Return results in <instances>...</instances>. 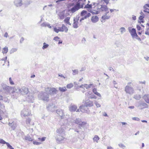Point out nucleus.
I'll return each mask as SVG.
<instances>
[{
    "instance_id": "52",
    "label": "nucleus",
    "mask_w": 149,
    "mask_h": 149,
    "mask_svg": "<svg viewBox=\"0 0 149 149\" xmlns=\"http://www.w3.org/2000/svg\"><path fill=\"white\" fill-rule=\"evenodd\" d=\"M6 142L5 141H4L2 139H0V143L3 144H5L6 143Z\"/></svg>"
},
{
    "instance_id": "3",
    "label": "nucleus",
    "mask_w": 149,
    "mask_h": 149,
    "mask_svg": "<svg viewBox=\"0 0 149 149\" xmlns=\"http://www.w3.org/2000/svg\"><path fill=\"white\" fill-rule=\"evenodd\" d=\"M38 98L39 100L44 102H48L49 100V95L46 92L41 91L38 95Z\"/></svg>"
},
{
    "instance_id": "5",
    "label": "nucleus",
    "mask_w": 149,
    "mask_h": 149,
    "mask_svg": "<svg viewBox=\"0 0 149 149\" xmlns=\"http://www.w3.org/2000/svg\"><path fill=\"white\" fill-rule=\"evenodd\" d=\"M45 91L49 95H53L56 94L57 90L55 88L47 87L45 88Z\"/></svg>"
},
{
    "instance_id": "6",
    "label": "nucleus",
    "mask_w": 149,
    "mask_h": 149,
    "mask_svg": "<svg viewBox=\"0 0 149 149\" xmlns=\"http://www.w3.org/2000/svg\"><path fill=\"white\" fill-rule=\"evenodd\" d=\"M125 91L126 93L132 95L134 93V91L133 88L128 85H127L125 87Z\"/></svg>"
},
{
    "instance_id": "20",
    "label": "nucleus",
    "mask_w": 149,
    "mask_h": 149,
    "mask_svg": "<svg viewBox=\"0 0 149 149\" xmlns=\"http://www.w3.org/2000/svg\"><path fill=\"white\" fill-rule=\"evenodd\" d=\"M143 98L146 103L149 104V94L144 95Z\"/></svg>"
},
{
    "instance_id": "55",
    "label": "nucleus",
    "mask_w": 149,
    "mask_h": 149,
    "mask_svg": "<svg viewBox=\"0 0 149 149\" xmlns=\"http://www.w3.org/2000/svg\"><path fill=\"white\" fill-rule=\"evenodd\" d=\"M46 139V137H43L42 138H38V139L40 140L41 141H45V139Z\"/></svg>"
},
{
    "instance_id": "35",
    "label": "nucleus",
    "mask_w": 149,
    "mask_h": 149,
    "mask_svg": "<svg viewBox=\"0 0 149 149\" xmlns=\"http://www.w3.org/2000/svg\"><path fill=\"white\" fill-rule=\"evenodd\" d=\"M92 85V84H90L89 85L87 84H84V87L86 89H88L91 88V86Z\"/></svg>"
},
{
    "instance_id": "18",
    "label": "nucleus",
    "mask_w": 149,
    "mask_h": 149,
    "mask_svg": "<svg viewBox=\"0 0 149 149\" xmlns=\"http://www.w3.org/2000/svg\"><path fill=\"white\" fill-rule=\"evenodd\" d=\"M77 107L76 106L73 105H71L69 107V110L71 112H74L77 109Z\"/></svg>"
},
{
    "instance_id": "41",
    "label": "nucleus",
    "mask_w": 149,
    "mask_h": 149,
    "mask_svg": "<svg viewBox=\"0 0 149 149\" xmlns=\"http://www.w3.org/2000/svg\"><path fill=\"white\" fill-rule=\"evenodd\" d=\"M25 139L26 140H28L29 141L32 140V138L29 136H26L25 137Z\"/></svg>"
},
{
    "instance_id": "44",
    "label": "nucleus",
    "mask_w": 149,
    "mask_h": 149,
    "mask_svg": "<svg viewBox=\"0 0 149 149\" xmlns=\"http://www.w3.org/2000/svg\"><path fill=\"white\" fill-rule=\"evenodd\" d=\"M49 23L47 22H44L41 24V26L42 27L47 26Z\"/></svg>"
},
{
    "instance_id": "23",
    "label": "nucleus",
    "mask_w": 149,
    "mask_h": 149,
    "mask_svg": "<svg viewBox=\"0 0 149 149\" xmlns=\"http://www.w3.org/2000/svg\"><path fill=\"white\" fill-rule=\"evenodd\" d=\"M58 16L60 19H63L65 17V11H63L60 12L58 14Z\"/></svg>"
},
{
    "instance_id": "45",
    "label": "nucleus",
    "mask_w": 149,
    "mask_h": 149,
    "mask_svg": "<svg viewBox=\"0 0 149 149\" xmlns=\"http://www.w3.org/2000/svg\"><path fill=\"white\" fill-rule=\"evenodd\" d=\"M72 74L73 75H75L76 74H77L78 73V70L77 69L72 70Z\"/></svg>"
},
{
    "instance_id": "43",
    "label": "nucleus",
    "mask_w": 149,
    "mask_h": 149,
    "mask_svg": "<svg viewBox=\"0 0 149 149\" xmlns=\"http://www.w3.org/2000/svg\"><path fill=\"white\" fill-rule=\"evenodd\" d=\"M73 86V84L72 83H70L68 84L67 85L66 87L70 89L72 88Z\"/></svg>"
},
{
    "instance_id": "37",
    "label": "nucleus",
    "mask_w": 149,
    "mask_h": 149,
    "mask_svg": "<svg viewBox=\"0 0 149 149\" xmlns=\"http://www.w3.org/2000/svg\"><path fill=\"white\" fill-rule=\"evenodd\" d=\"M78 22L73 21V26L74 28H77L78 27Z\"/></svg>"
},
{
    "instance_id": "51",
    "label": "nucleus",
    "mask_w": 149,
    "mask_h": 149,
    "mask_svg": "<svg viewBox=\"0 0 149 149\" xmlns=\"http://www.w3.org/2000/svg\"><path fill=\"white\" fill-rule=\"evenodd\" d=\"M17 49L16 48H12L11 50H10V54H12L14 52H16L17 51Z\"/></svg>"
},
{
    "instance_id": "50",
    "label": "nucleus",
    "mask_w": 149,
    "mask_h": 149,
    "mask_svg": "<svg viewBox=\"0 0 149 149\" xmlns=\"http://www.w3.org/2000/svg\"><path fill=\"white\" fill-rule=\"evenodd\" d=\"M79 17L78 16H77L75 17H74L73 21L78 22V21L79 20Z\"/></svg>"
},
{
    "instance_id": "9",
    "label": "nucleus",
    "mask_w": 149,
    "mask_h": 149,
    "mask_svg": "<svg viewBox=\"0 0 149 149\" xmlns=\"http://www.w3.org/2000/svg\"><path fill=\"white\" fill-rule=\"evenodd\" d=\"M97 9L99 10L100 12L107 11L109 8L107 7L106 5L101 4L97 7Z\"/></svg>"
},
{
    "instance_id": "22",
    "label": "nucleus",
    "mask_w": 149,
    "mask_h": 149,
    "mask_svg": "<svg viewBox=\"0 0 149 149\" xmlns=\"http://www.w3.org/2000/svg\"><path fill=\"white\" fill-rule=\"evenodd\" d=\"M99 20V18L97 16H93L91 18V21L93 23H96Z\"/></svg>"
},
{
    "instance_id": "48",
    "label": "nucleus",
    "mask_w": 149,
    "mask_h": 149,
    "mask_svg": "<svg viewBox=\"0 0 149 149\" xmlns=\"http://www.w3.org/2000/svg\"><path fill=\"white\" fill-rule=\"evenodd\" d=\"M120 32L122 34L123 32H125L126 30L125 28L122 27H121L120 29Z\"/></svg>"
},
{
    "instance_id": "8",
    "label": "nucleus",
    "mask_w": 149,
    "mask_h": 149,
    "mask_svg": "<svg viewBox=\"0 0 149 149\" xmlns=\"http://www.w3.org/2000/svg\"><path fill=\"white\" fill-rule=\"evenodd\" d=\"M56 113L61 119H63L66 118L63 110L61 109H58L56 110Z\"/></svg>"
},
{
    "instance_id": "38",
    "label": "nucleus",
    "mask_w": 149,
    "mask_h": 149,
    "mask_svg": "<svg viewBox=\"0 0 149 149\" xmlns=\"http://www.w3.org/2000/svg\"><path fill=\"white\" fill-rule=\"evenodd\" d=\"M49 46L48 44H46L45 42H44L43 44V46L42 47V49H45L47 48Z\"/></svg>"
},
{
    "instance_id": "39",
    "label": "nucleus",
    "mask_w": 149,
    "mask_h": 149,
    "mask_svg": "<svg viewBox=\"0 0 149 149\" xmlns=\"http://www.w3.org/2000/svg\"><path fill=\"white\" fill-rule=\"evenodd\" d=\"M86 124V123L85 122H82L81 123H79V126L80 127H83Z\"/></svg>"
},
{
    "instance_id": "26",
    "label": "nucleus",
    "mask_w": 149,
    "mask_h": 149,
    "mask_svg": "<svg viewBox=\"0 0 149 149\" xmlns=\"http://www.w3.org/2000/svg\"><path fill=\"white\" fill-rule=\"evenodd\" d=\"M70 19V17H67L64 19V22L65 23L71 25V24L69 22Z\"/></svg>"
},
{
    "instance_id": "47",
    "label": "nucleus",
    "mask_w": 149,
    "mask_h": 149,
    "mask_svg": "<svg viewBox=\"0 0 149 149\" xmlns=\"http://www.w3.org/2000/svg\"><path fill=\"white\" fill-rule=\"evenodd\" d=\"M5 113V112H4L3 111L0 110V120L2 119V118L1 116H2L3 114Z\"/></svg>"
},
{
    "instance_id": "21",
    "label": "nucleus",
    "mask_w": 149,
    "mask_h": 149,
    "mask_svg": "<svg viewBox=\"0 0 149 149\" xmlns=\"http://www.w3.org/2000/svg\"><path fill=\"white\" fill-rule=\"evenodd\" d=\"M88 94L89 95L88 96V98L95 99H96L97 97L95 95H94L92 93H91L89 94V93L88 92L86 93H85V95L86 96H87V95Z\"/></svg>"
},
{
    "instance_id": "57",
    "label": "nucleus",
    "mask_w": 149,
    "mask_h": 149,
    "mask_svg": "<svg viewBox=\"0 0 149 149\" xmlns=\"http://www.w3.org/2000/svg\"><path fill=\"white\" fill-rule=\"evenodd\" d=\"M118 146L120 147L121 148L123 149H124L125 147V146L122 143H120L119 144Z\"/></svg>"
},
{
    "instance_id": "54",
    "label": "nucleus",
    "mask_w": 149,
    "mask_h": 149,
    "mask_svg": "<svg viewBox=\"0 0 149 149\" xmlns=\"http://www.w3.org/2000/svg\"><path fill=\"white\" fill-rule=\"evenodd\" d=\"M63 24L61 27H58L59 30L60 31L63 32L64 31L63 30Z\"/></svg>"
},
{
    "instance_id": "12",
    "label": "nucleus",
    "mask_w": 149,
    "mask_h": 149,
    "mask_svg": "<svg viewBox=\"0 0 149 149\" xmlns=\"http://www.w3.org/2000/svg\"><path fill=\"white\" fill-rule=\"evenodd\" d=\"M29 92L28 88L25 87H23L21 88L20 93L22 95L26 94Z\"/></svg>"
},
{
    "instance_id": "28",
    "label": "nucleus",
    "mask_w": 149,
    "mask_h": 149,
    "mask_svg": "<svg viewBox=\"0 0 149 149\" xmlns=\"http://www.w3.org/2000/svg\"><path fill=\"white\" fill-rule=\"evenodd\" d=\"M110 17V16L106 15H104L101 18L103 20H106L109 19Z\"/></svg>"
},
{
    "instance_id": "17",
    "label": "nucleus",
    "mask_w": 149,
    "mask_h": 149,
    "mask_svg": "<svg viewBox=\"0 0 149 149\" xmlns=\"http://www.w3.org/2000/svg\"><path fill=\"white\" fill-rule=\"evenodd\" d=\"M13 89L11 93H20L21 88H20L19 87H16L13 88Z\"/></svg>"
},
{
    "instance_id": "46",
    "label": "nucleus",
    "mask_w": 149,
    "mask_h": 149,
    "mask_svg": "<svg viewBox=\"0 0 149 149\" xmlns=\"http://www.w3.org/2000/svg\"><path fill=\"white\" fill-rule=\"evenodd\" d=\"M85 8H92V5L87 4L85 6Z\"/></svg>"
},
{
    "instance_id": "61",
    "label": "nucleus",
    "mask_w": 149,
    "mask_h": 149,
    "mask_svg": "<svg viewBox=\"0 0 149 149\" xmlns=\"http://www.w3.org/2000/svg\"><path fill=\"white\" fill-rule=\"evenodd\" d=\"M9 81L11 85H13L14 84V83L13 81H12L11 78L10 77L9 78Z\"/></svg>"
},
{
    "instance_id": "19",
    "label": "nucleus",
    "mask_w": 149,
    "mask_h": 149,
    "mask_svg": "<svg viewBox=\"0 0 149 149\" xmlns=\"http://www.w3.org/2000/svg\"><path fill=\"white\" fill-rule=\"evenodd\" d=\"M55 107V105L54 104H49L47 107L48 110L51 111H54L53 109Z\"/></svg>"
},
{
    "instance_id": "34",
    "label": "nucleus",
    "mask_w": 149,
    "mask_h": 149,
    "mask_svg": "<svg viewBox=\"0 0 149 149\" xmlns=\"http://www.w3.org/2000/svg\"><path fill=\"white\" fill-rule=\"evenodd\" d=\"M33 2V0H26L25 4L26 5H28Z\"/></svg>"
},
{
    "instance_id": "15",
    "label": "nucleus",
    "mask_w": 149,
    "mask_h": 149,
    "mask_svg": "<svg viewBox=\"0 0 149 149\" xmlns=\"http://www.w3.org/2000/svg\"><path fill=\"white\" fill-rule=\"evenodd\" d=\"M8 125L10 126L12 130H14L16 127V124L14 121L12 123L9 122Z\"/></svg>"
},
{
    "instance_id": "56",
    "label": "nucleus",
    "mask_w": 149,
    "mask_h": 149,
    "mask_svg": "<svg viewBox=\"0 0 149 149\" xmlns=\"http://www.w3.org/2000/svg\"><path fill=\"white\" fill-rule=\"evenodd\" d=\"M54 31L56 33H58L60 31L59 29H57L56 27H55L54 28Z\"/></svg>"
},
{
    "instance_id": "32",
    "label": "nucleus",
    "mask_w": 149,
    "mask_h": 149,
    "mask_svg": "<svg viewBox=\"0 0 149 149\" xmlns=\"http://www.w3.org/2000/svg\"><path fill=\"white\" fill-rule=\"evenodd\" d=\"M29 99V100H28L29 102H33V101L34 100V98L32 95L29 96L27 98V99Z\"/></svg>"
},
{
    "instance_id": "62",
    "label": "nucleus",
    "mask_w": 149,
    "mask_h": 149,
    "mask_svg": "<svg viewBox=\"0 0 149 149\" xmlns=\"http://www.w3.org/2000/svg\"><path fill=\"white\" fill-rule=\"evenodd\" d=\"M95 104L97 107H100L101 106L100 104L97 102H95Z\"/></svg>"
},
{
    "instance_id": "16",
    "label": "nucleus",
    "mask_w": 149,
    "mask_h": 149,
    "mask_svg": "<svg viewBox=\"0 0 149 149\" xmlns=\"http://www.w3.org/2000/svg\"><path fill=\"white\" fill-rule=\"evenodd\" d=\"M14 3L17 7L21 6L22 4V0H15Z\"/></svg>"
},
{
    "instance_id": "58",
    "label": "nucleus",
    "mask_w": 149,
    "mask_h": 149,
    "mask_svg": "<svg viewBox=\"0 0 149 149\" xmlns=\"http://www.w3.org/2000/svg\"><path fill=\"white\" fill-rule=\"evenodd\" d=\"M31 121V119L29 118L26 119V122L27 124L29 125L30 124V122Z\"/></svg>"
},
{
    "instance_id": "59",
    "label": "nucleus",
    "mask_w": 149,
    "mask_h": 149,
    "mask_svg": "<svg viewBox=\"0 0 149 149\" xmlns=\"http://www.w3.org/2000/svg\"><path fill=\"white\" fill-rule=\"evenodd\" d=\"M63 30L64 31H65L66 33L68 31L67 28L66 27L64 24L63 25Z\"/></svg>"
},
{
    "instance_id": "24",
    "label": "nucleus",
    "mask_w": 149,
    "mask_h": 149,
    "mask_svg": "<svg viewBox=\"0 0 149 149\" xmlns=\"http://www.w3.org/2000/svg\"><path fill=\"white\" fill-rule=\"evenodd\" d=\"M91 14L90 13H88L86 15V16H84L83 17H82L80 20V21L81 22L82 20H84L85 19H86L88 17H89L91 16Z\"/></svg>"
},
{
    "instance_id": "11",
    "label": "nucleus",
    "mask_w": 149,
    "mask_h": 149,
    "mask_svg": "<svg viewBox=\"0 0 149 149\" xmlns=\"http://www.w3.org/2000/svg\"><path fill=\"white\" fill-rule=\"evenodd\" d=\"M30 114V113H29V110L28 109H24L23 110L21 113V116L24 117L29 115Z\"/></svg>"
},
{
    "instance_id": "13",
    "label": "nucleus",
    "mask_w": 149,
    "mask_h": 149,
    "mask_svg": "<svg viewBox=\"0 0 149 149\" xmlns=\"http://www.w3.org/2000/svg\"><path fill=\"white\" fill-rule=\"evenodd\" d=\"M128 31L130 33L131 35L133 38L135 37V35L136 33V31L135 29L132 28L131 29V28H128Z\"/></svg>"
},
{
    "instance_id": "36",
    "label": "nucleus",
    "mask_w": 149,
    "mask_h": 149,
    "mask_svg": "<svg viewBox=\"0 0 149 149\" xmlns=\"http://www.w3.org/2000/svg\"><path fill=\"white\" fill-rule=\"evenodd\" d=\"M141 97V95H135L134 97V98L136 100H139Z\"/></svg>"
},
{
    "instance_id": "53",
    "label": "nucleus",
    "mask_w": 149,
    "mask_h": 149,
    "mask_svg": "<svg viewBox=\"0 0 149 149\" xmlns=\"http://www.w3.org/2000/svg\"><path fill=\"white\" fill-rule=\"evenodd\" d=\"M33 143L34 145H38L41 144V143L40 142H38L36 141H33Z\"/></svg>"
},
{
    "instance_id": "33",
    "label": "nucleus",
    "mask_w": 149,
    "mask_h": 149,
    "mask_svg": "<svg viewBox=\"0 0 149 149\" xmlns=\"http://www.w3.org/2000/svg\"><path fill=\"white\" fill-rule=\"evenodd\" d=\"M8 51V47H5L3 48V50L2 51V53L3 54L6 53Z\"/></svg>"
},
{
    "instance_id": "4",
    "label": "nucleus",
    "mask_w": 149,
    "mask_h": 149,
    "mask_svg": "<svg viewBox=\"0 0 149 149\" xmlns=\"http://www.w3.org/2000/svg\"><path fill=\"white\" fill-rule=\"evenodd\" d=\"M136 106L140 110L147 108L148 107V105L146 103L141 100L137 102Z\"/></svg>"
},
{
    "instance_id": "25",
    "label": "nucleus",
    "mask_w": 149,
    "mask_h": 149,
    "mask_svg": "<svg viewBox=\"0 0 149 149\" xmlns=\"http://www.w3.org/2000/svg\"><path fill=\"white\" fill-rule=\"evenodd\" d=\"M93 92L97 96L99 97H101V95L100 94L97 92L96 88H94L93 89Z\"/></svg>"
},
{
    "instance_id": "29",
    "label": "nucleus",
    "mask_w": 149,
    "mask_h": 149,
    "mask_svg": "<svg viewBox=\"0 0 149 149\" xmlns=\"http://www.w3.org/2000/svg\"><path fill=\"white\" fill-rule=\"evenodd\" d=\"M100 138L97 135H95L93 138V139L94 142H96L97 143L98 142V141L99 140Z\"/></svg>"
},
{
    "instance_id": "1",
    "label": "nucleus",
    "mask_w": 149,
    "mask_h": 149,
    "mask_svg": "<svg viewBox=\"0 0 149 149\" xmlns=\"http://www.w3.org/2000/svg\"><path fill=\"white\" fill-rule=\"evenodd\" d=\"M72 3L68 4L67 7L68 8V11L71 12L73 13L81 8L84 7V4L77 1H72Z\"/></svg>"
},
{
    "instance_id": "49",
    "label": "nucleus",
    "mask_w": 149,
    "mask_h": 149,
    "mask_svg": "<svg viewBox=\"0 0 149 149\" xmlns=\"http://www.w3.org/2000/svg\"><path fill=\"white\" fill-rule=\"evenodd\" d=\"M95 12L93 11H91L90 12L92 13V14L93 15L94 14H99L100 13L99 11H95Z\"/></svg>"
},
{
    "instance_id": "7",
    "label": "nucleus",
    "mask_w": 149,
    "mask_h": 149,
    "mask_svg": "<svg viewBox=\"0 0 149 149\" xmlns=\"http://www.w3.org/2000/svg\"><path fill=\"white\" fill-rule=\"evenodd\" d=\"M2 88L6 93H10L11 92L13 88L11 86H9L5 84H3L2 85Z\"/></svg>"
},
{
    "instance_id": "64",
    "label": "nucleus",
    "mask_w": 149,
    "mask_h": 149,
    "mask_svg": "<svg viewBox=\"0 0 149 149\" xmlns=\"http://www.w3.org/2000/svg\"><path fill=\"white\" fill-rule=\"evenodd\" d=\"M6 144V145L8 148H11L12 147V146L11 145H10L9 143L7 142Z\"/></svg>"
},
{
    "instance_id": "10",
    "label": "nucleus",
    "mask_w": 149,
    "mask_h": 149,
    "mask_svg": "<svg viewBox=\"0 0 149 149\" xmlns=\"http://www.w3.org/2000/svg\"><path fill=\"white\" fill-rule=\"evenodd\" d=\"M79 109L81 112L82 113H88L90 111L88 110L87 107L85 105L81 106L79 107Z\"/></svg>"
},
{
    "instance_id": "2",
    "label": "nucleus",
    "mask_w": 149,
    "mask_h": 149,
    "mask_svg": "<svg viewBox=\"0 0 149 149\" xmlns=\"http://www.w3.org/2000/svg\"><path fill=\"white\" fill-rule=\"evenodd\" d=\"M56 132L57 134L55 138L56 142L58 143H60L65 139L64 137L65 135L64 130L62 128H60L56 130Z\"/></svg>"
},
{
    "instance_id": "30",
    "label": "nucleus",
    "mask_w": 149,
    "mask_h": 149,
    "mask_svg": "<svg viewBox=\"0 0 149 149\" xmlns=\"http://www.w3.org/2000/svg\"><path fill=\"white\" fill-rule=\"evenodd\" d=\"M59 90L62 92H65L66 90L67 89L65 87H59Z\"/></svg>"
},
{
    "instance_id": "27",
    "label": "nucleus",
    "mask_w": 149,
    "mask_h": 149,
    "mask_svg": "<svg viewBox=\"0 0 149 149\" xmlns=\"http://www.w3.org/2000/svg\"><path fill=\"white\" fill-rule=\"evenodd\" d=\"M88 13L86 10H83L81 12L80 15L82 17H84V16H86V15Z\"/></svg>"
},
{
    "instance_id": "63",
    "label": "nucleus",
    "mask_w": 149,
    "mask_h": 149,
    "mask_svg": "<svg viewBox=\"0 0 149 149\" xmlns=\"http://www.w3.org/2000/svg\"><path fill=\"white\" fill-rule=\"evenodd\" d=\"M4 107L5 106H4V105L3 104H2L1 103V102H0V108L3 109L4 108Z\"/></svg>"
},
{
    "instance_id": "40",
    "label": "nucleus",
    "mask_w": 149,
    "mask_h": 149,
    "mask_svg": "<svg viewBox=\"0 0 149 149\" xmlns=\"http://www.w3.org/2000/svg\"><path fill=\"white\" fill-rule=\"evenodd\" d=\"M72 1H77L78 2H81V3H82L83 4H85V2L86 0H70Z\"/></svg>"
},
{
    "instance_id": "60",
    "label": "nucleus",
    "mask_w": 149,
    "mask_h": 149,
    "mask_svg": "<svg viewBox=\"0 0 149 149\" xmlns=\"http://www.w3.org/2000/svg\"><path fill=\"white\" fill-rule=\"evenodd\" d=\"M132 119L133 120H136L137 121H139L140 120V119L138 118L137 117L132 118Z\"/></svg>"
},
{
    "instance_id": "31",
    "label": "nucleus",
    "mask_w": 149,
    "mask_h": 149,
    "mask_svg": "<svg viewBox=\"0 0 149 149\" xmlns=\"http://www.w3.org/2000/svg\"><path fill=\"white\" fill-rule=\"evenodd\" d=\"M104 3V0H99L98 1L97 5V7L99 6V5H100L101 4H103Z\"/></svg>"
},
{
    "instance_id": "14",
    "label": "nucleus",
    "mask_w": 149,
    "mask_h": 149,
    "mask_svg": "<svg viewBox=\"0 0 149 149\" xmlns=\"http://www.w3.org/2000/svg\"><path fill=\"white\" fill-rule=\"evenodd\" d=\"M93 105L92 101L89 100H86L85 103V105L87 107H91Z\"/></svg>"
},
{
    "instance_id": "42",
    "label": "nucleus",
    "mask_w": 149,
    "mask_h": 149,
    "mask_svg": "<svg viewBox=\"0 0 149 149\" xmlns=\"http://www.w3.org/2000/svg\"><path fill=\"white\" fill-rule=\"evenodd\" d=\"M74 123L77 124H79L81 121V120L79 118H76L74 120Z\"/></svg>"
}]
</instances>
